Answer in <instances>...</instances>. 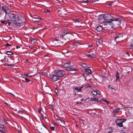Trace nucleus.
<instances>
[{
    "label": "nucleus",
    "instance_id": "nucleus-1",
    "mask_svg": "<svg viewBox=\"0 0 133 133\" xmlns=\"http://www.w3.org/2000/svg\"><path fill=\"white\" fill-rule=\"evenodd\" d=\"M9 18L7 21L14 23L16 26H20L25 24L26 22L25 17H9Z\"/></svg>",
    "mask_w": 133,
    "mask_h": 133
},
{
    "label": "nucleus",
    "instance_id": "nucleus-2",
    "mask_svg": "<svg viewBox=\"0 0 133 133\" xmlns=\"http://www.w3.org/2000/svg\"><path fill=\"white\" fill-rule=\"evenodd\" d=\"M111 19H108V17H99L98 18V21L100 23H105V24L111 23L112 22L116 21L120 22L121 21V20L119 18H114L112 17Z\"/></svg>",
    "mask_w": 133,
    "mask_h": 133
},
{
    "label": "nucleus",
    "instance_id": "nucleus-3",
    "mask_svg": "<svg viewBox=\"0 0 133 133\" xmlns=\"http://www.w3.org/2000/svg\"><path fill=\"white\" fill-rule=\"evenodd\" d=\"M1 10L4 11L5 14V17H15L16 15L11 12H7L9 10L8 7L5 5H4L1 7ZM16 16H17L16 15Z\"/></svg>",
    "mask_w": 133,
    "mask_h": 133
},
{
    "label": "nucleus",
    "instance_id": "nucleus-4",
    "mask_svg": "<svg viewBox=\"0 0 133 133\" xmlns=\"http://www.w3.org/2000/svg\"><path fill=\"white\" fill-rule=\"evenodd\" d=\"M61 62L59 63V65H61L67 68V69L68 70L70 71H76L77 70V69L73 67V65L71 64V63H66L64 64H62Z\"/></svg>",
    "mask_w": 133,
    "mask_h": 133
},
{
    "label": "nucleus",
    "instance_id": "nucleus-5",
    "mask_svg": "<svg viewBox=\"0 0 133 133\" xmlns=\"http://www.w3.org/2000/svg\"><path fill=\"white\" fill-rule=\"evenodd\" d=\"M57 75L59 78L63 76L65 74V72L63 70L58 69V70H56L54 71Z\"/></svg>",
    "mask_w": 133,
    "mask_h": 133
},
{
    "label": "nucleus",
    "instance_id": "nucleus-6",
    "mask_svg": "<svg viewBox=\"0 0 133 133\" xmlns=\"http://www.w3.org/2000/svg\"><path fill=\"white\" fill-rule=\"evenodd\" d=\"M50 78L54 82L56 81L59 79V78L54 72V73L50 76Z\"/></svg>",
    "mask_w": 133,
    "mask_h": 133
},
{
    "label": "nucleus",
    "instance_id": "nucleus-7",
    "mask_svg": "<svg viewBox=\"0 0 133 133\" xmlns=\"http://www.w3.org/2000/svg\"><path fill=\"white\" fill-rule=\"evenodd\" d=\"M115 123L117 125H118L120 127H123V123L121 121V120L117 119L115 121Z\"/></svg>",
    "mask_w": 133,
    "mask_h": 133
},
{
    "label": "nucleus",
    "instance_id": "nucleus-8",
    "mask_svg": "<svg viewBox=\"0 0 133 133\" xmlns=\"http://www.w3.org/2000/svg\"><path fill=\"white\" fill-rule=\"evenodd\" d=\"M31 19L34 22H39L41 20V18L40 17H31Z\"/></svg>",
    "mask_w": 133,
    "mask_h": 133
},
{
    "label": "nucleus",
    "instance_id": "nucleus-9",
    "mask_svg": "<svg viewBox=\"0 0 133 133\" xmlns=\"http://www.w3.org/2000/svg\"><path fill=\"white\" fill-rule=\"evenodd\" d=\"M102 40L101 38H99L96 40V44L97 45L99 46L102 43Z\"/></svg>",
    "mask_w": 133,
    "mask_h": 133
},
{
    "label": "nucleus",
    "instance_id": "nucleus-10",
    "mask_svg": "<svg viewBox=\"0 0 133 133\" xmlns=\"http://www.w3.org/2000/svg\"><path fill=\"white\" fill-rule=\"evenodd\" d=\"M5 128L3 125L0 124V131L2 133L5 132Z\"/></svg>",
    "mask_w": 133,
    "mask_h": 133
},
{
    "label": "nucleus",
    "instance_id": "nucleus-11",
    "mask_svg": "<svg viewBox=\"0 0 133 133\" xmlns=\"http://www.w3.org/2000/svg\"><path fill=\"white\" fill-rule=\"evenodd\" d=\"M81 76L82 77H84V79L85 80H87V78H88V80L89 79V78H88V77H89V75L86 73H85L82 74L81 75Z\"/></svg>",
    "mask_w": 133,
    "mask_h": 133
},
{
    "label": "nucleus",
    "instance_id": "nucleus-12",
    "mask_svg": "<svg viewBox=\"0 0 133 133\" xmlns=\"http://www.w3.org/2000/svg\"><path fill=\"white\" fill-rule=\"evenodd\" d=\"M96 29L98 32H100L102 31L103 28L101 26H98L96 27Z\"/></svg>",
    "mask_w": 133,
    "mask_h": 133
},
{
    "label": "nucleus",
    "instance_id": "nucleus-13",
    "mask_svg": "<svg viewBox=\"0 0 133 133\" xmlns=\"http://www.w3.org/2000/svg\"><path fill=\"white\" fill-rule=\"evenodd\" d=\"M108 88L110 89V90L113 92V93H115L116 91V90L115 88H112L111 87L110 85H108Z\"/></svg>",
    "mask_w": 133,
    "mask_h": 133
},
{
    "label": "nucleus",
    "instance_id": "nucleus-14",
    "mask_svg": "<svg viewBox=\"0 0 133 133\" xmlns=\"http://www.w3.org/2000/svg\"><path fill=\"white\" fill-rule=\"evenodd\" d=\"M87 56L88 57L90 58H95V55L94 53H92L90 54H87Z\"/></svg>",
    "mask_w": 133,
    "mask_h": 133
},
{
    "label": "nucleus",
    "instance_id": "nucleus-15",
    "mask_svg": "<svg viewBox=\"0 0 133 133\" xmlns=\"http://www.w3.org/2000/svg\"><path fill=\"white\" fill-rule=\"evenodd\" d=\"M84 70L89 75L91 74V71L90 69H89L85 68L84 69Z\"/></svg>",
    "mask_w": 133,
    "mask_h": 133
},
{
    "label": "nucleus",
    "instance_id": "nucleus-16",
    "mask_svg": "<svg viewBox=\"0 0 133 133\" xmlns=\"http://www.w3.org/2000/svg\"><path fill=\"white\" fill-rule=\"evenodd\" d=\"M111 16L109 14H101L100 15H99L98 17H111Z\"/></svg>",
    "mask_w": 133,
    "mask_h": 133
},
{
    "label": "nucleus",
    "instance_id": "nucleus-17",
    "mask_svg": "<svg viewBox=\"0 0 133 133\" xmlns=\"http://www.w3.org/2000/svg\"><path fill=\"white\" fill-rule=\"evenodd\" d=\"M116 81H119V74L118 72H117L116 75Z\"/></svg>",
    "mask_w": 133,
    "mask_h": 133
},
{
    "label": "nucleus",
    "instance_id": "nucleus-18",
    "mask_svg": "<svg viewBox=\"0 0 133 133\" xmlns=\"http://www.w3.org/2000/svg\"><path fill=\"white\" fill-rule=\"evenodd\" d=\"M90 100L91 101H94L97 102L98 101V99L96 97L94 98H91Z\"/></svg>",
    "mask_w": 133,
    "mask_h": 133
},
{
    "label": "nucleus",
    "instance_id": "nucleus-19",
    "mask_svg": "<svg viewBox=\"0 0 133 133\" xmlns=\"http://www.w3.org/2000/svg\"><path fill=\"white\" fill-rule=\"evenodd\" d=\"M82 87H77L75 88V90H77L78 92H81V89Z\"/></svg>",
    "mask_w": 133,
    "mask_h": 133
},
{
    "label": "nucleus",
    "instance_id": "nucleus-20",
    "mask_svg": "<svg viewBox=\"0 0 133 133\" xmlns=\"http://www.w3.org/2000/svg\"><path fill=\"white\" fill-rule=\"evenodd\" d=\"M115 41L117 42H118L119 41H121V40L119 39V36H117L116 37H115Z\"/></svg>",
    "mask_w": 133,
    "mask_h": 133
},
{
    "label": "nucleus",
    "instance_id": "nucleus-21",
    "mask_svg": "<svg viewBox=\"0 0 133 133\" xmlns=\"http://www.w3.org/2000/svg\"><path fill=\"white\" fill-rule=\"evenodd\" d=\"M81 65V66H82V67L85 68H87L89 67H88L87 66V65L85 63H82Z\"/></svg>",
    "mask_w": 133,
    "mask_h": 133
},
{
    "label": "nucleus",
    "instance_id": "nucleus-22",
    "mask_svg": "<svg viewBox=\"0 0 133 133\" xmlns=\"http://www.w3.org/2000/svg\"><path fill=\"white\" fill-rule=\"evenodd\" d=\"M91 92L92 94L94 95H96L97 94V90H96V91L93 90Z\"/></svg>",
    "mask_w": 133,
    "mask_h": 133
},
{
    "label": "nucleus",
    "instance_id": "nucleus-23",
    "mask_svg": "<svg viewBox=\"0 0 133 133\" xmlns=\"http://www.w3.org/2000/svg\"><path fill=\"white\" fill-rule=\"evenodd\" d=\"M5 53L8 55H10L12 54V52L10 51H6L5 52Z\"/></svg>",
    "mask_w": 133,
    "mask_h": 133
},
{
    "label": "nucleus",
    "instance_id": "nucleus-24",
    "mask_svg": "<svg viewBox=\"0 0 133 133\" xmlns=\"http://www.w3.org/2000/svg\"><path fill=\"white\" fill-rule=\"evenodd\" d=\"M24 75L26 77H31L32 76V75H29L28 74H27L26 73H24Z\"/></svg>",
    "mask_w": 133,
    "mask_h": 133
},
{
    "label": "nucleus",
    "instance_id": "nucleus-25",
    "mask_svg": "<svg viewBox=\"0 0 133 133\" xmlns=\"http://www.w3.org/2000/svg\"><path fill=\"white\" fill-rule=\"evenodd\" d=\"M119 111L118 109H116L115 110L112 111V112L114 113V115H115Z\"/></svg>",
    "mask_w": 133,
    "mask_h": 133
},
{
    "label": "nucleus",
    "instance_id": "nucleus-26",
    "mask_svg": "<svg viewBox=\"0 0 133 133\" xmlns=\"http://www.w3.org/2000/svg\"><path fill=\"white\" fill-rule=\"evenodd\" d=\"M25 82L26 83H28L30 81V79L27 78H25Z\"/></svg>",
    "mask_w": 133,
    "mask_h": 133
},
{
    "label": "nucleus",
    "instance_id": "nucleus-27",
    "mask_svg": "<svg viewBox=\"0 0 133 133\" xmlns=\"http://www.w3.org/2000/svg\"><path fill=\"white\" fill-rule=\"evenodd\" d=\"M103 102H105L107 104H109L110 103L106 99H103Z\"/></svg>",
    "mask_w": 133,
    "mask_h": 133
},
{
    "label": "nucleus",
    "instance_id": "nucleus-28",
    "mask_svg": "<svg viewBox=\"0 0 133 133\" xmlns=\"http://www.w3.org/2000/svg\"><path fill=\"white\" fill-rule=\"evenodd\" d=\"M61 122V123L63 124V125H64L65 124V123L64 121L63 120H62L61 119H59Z\"/></svg>",
    "mask_w": 133,
    "mask_h": 133
},
{
    "label": "nucleus",
    "instance_id": "nucleus-29",
    "mask_svg": "<svg viewBox=\"0 0 133 133\" xmlns=\"http://www.w3.org/2000/svg\"><path fill=\"white\" fill-rule=\"evenodd\" d=\"M68 34V33H66V34L65 35L63 33V34H61V35H60L61 36H60V37L62 38V37H63L64 36H68L67 35Z\"/></svg>",
    "mask_w": 133,
    "mask_h": 133
},
{
    "label": "nucleus",
    "instance_id": "nucleus-30",
    "mask_svg": "<svg viewBox=\"0 0 133 133\" xmlns=\"http://www.w3.org/2000/svg\"><path fill=\"white\" fill-rule=\"evenodd\" d=\"M45 12L47 14L48 13H49V14H50V11L49 10H48V9H46L45 10Z\"/></svg>",
    "mask_w": 133,
    "mask_h": 133
},
{
    "label": "nucleus",
    "instance_id": "nucleus-31",
    "mask_svg": "<svg viewBox=\"0 0 133 133\" xmlns=\"http://www.w3.org/2000/svg\"><path fill=\"white\" fill-rule=\"evenodd\" d=\"M79 42H75L74 43V45H78L79 44H80Z\"/></svg>",
    "mask_w": 133,
    "mask_h": 133
},
{
    "label": "nucleus",
    "instance_id": "nucleus-32",
    "mask_svg": "<svg viewBox=\"0 0 133 133\" xmlns=\"http://www.w3.org/2000/svg\"><path fill=\"white\" fill-rule=\"evenodd\" d=\"M120 120H121V121L122 122V123L124 122L126 120V119L125 118H123L122 119H120Z\"/></svg>",
    "mask_w": 133,
    "mask_h": 133
},
{
    "label": "nucleus",
    "instance_id": "nucleus-33",
    "mask_svg": "<svg viewBox=\"0 0 133 133\" xmlns=\"http://www.w3.org/2000/svg\"><path fill=\"white\" fill-rule=\"evenodd\" d=\"M41 118L42 119L44 120V116L43 115V114L41 115Z\"/></svg>",
    "mask_w": 133,
    "mask_h": 133
},
{
    "label": "nucleus",
    "instance_id": "nucleus-34",
    "mask_svg": "<svg viewBox=\"0 0 133 133\" xmlns=\"http://www.w3.org/2000/svg\"><path fill=\"white\" fill-rule=\"evenodd\" d=\"M76 104H79V105H81L82 104V102H77L76 103Z\"/></svg>",
    "mask_w": 133,
    "mask_h": 133
},
{
    "label": "nucleus",
    "instance_id": "nucleus-35",
    "mask_svg": "<svg viewBox=\"0 0 133 133\" xmlns=\"http://www.w3.org/2000/svg\"><path fill=\"white\" fill-rule=\"evenodd\" d=\"M97 94H98L99 95H100L101 94V92L98 90H97Z\"/></svg>",
    "mask_w": 133,
    "mask_h": 133
},
{
    "label": "nucleus",
    "instance_id": "nucleus-36",
    "mask_svg": "<svg viewBox=\"0 0 133 133\" xmlns=\"http://www.w3.org/2000/svg\"><path fill=\"white\" fill-rule=\"evenodd\" d=\"M50 129H51V130L54 131V130L55 127H51Z\"/></svg>",
    "mask_w": 133,
    "mask_h": 133
},
{
    "label": "nucleus",
    "instance_id": "nucleus-37",
    "mask_svg": "<svg viewBox=\"0 0 133 133\" xmlns=\"http://www.w3.org/2000/svg\"><path fill=\"white\" fill-rule=\"evenodd\" d=\"M0 22L2 24H4L5 22V21L4 20H1L0 21Z\"/></svg>",
    "mask_w": 133,
    "mask_h": 133
},
{
    "label": "nucleus",
    "instance_id": "nucleus-38",
    "mask_svg": "<svg viewBox=\"0 0 133 133\" xmlns=\"http://www.w3.org/2000/svg\"><path fill=\"white\" fill-rule=\"evenodd\" d=\"M56 2L58 3V2H61L62 1V0H56Z\"/></svg>",
    "mask_w": 133,
    "mask_h": 133
},
{
    "label": "nucleus",
    "instance_id": "nucleus-39",
    "mask_svg": "<svg viewBox=\"0 0 133 133\" xmlns=\"http://www.w3.org/2000/svg\"><path fill=\"white\" fill-rule=\"evenodd\" d=\"M88 99V98L86 100H84V99L83 98L81 100V101H87V99Z\"/></svg>",
    "mask_w": 133,
    "mask_h": 133
},
{
    "label": "nucleus",
    "instance_id": "nucleus-40",
    "mask_svg": "<svg viewBox=\"0 0 133 133\" xmlns=\"http://www.w3.org/2000/svg\"><path fill=\"white\" fill-rule=\"evenodd\" d=\"M86 87L87 88L89 87H90V85L89 84H86L85 85Z\"/></svg>",
    "mask_w": 133,
    "mask_h": 133
},
{
    "label": "nucleus",
    "instance_id": "nucleus-41",
    "mask_svg": "<svg viewBox=\"0 0 133 133\" xmlns=\"http://www.w3.org/2000/svg\"><path fill=\"white\" fill-rule=\"evenodd\" d=\"M130 47L132 49H133V44H131L130 45Z\"/></svg>",
    "mask_w": 133,
    "mask_h": 133
},
{
    "label": "nucleus",
    "instance_id": "nucleus-42",
    "mask_svg": "<svg viewBox=\"0 0 133 133\" xmlns=\"http://www.w3.org/2000/svg\"><path fill=\"white\" fill-rule=\"evenodd\" d=\"M58 41V40H57V39H54V41H53V42H57Z\"/></svg>",
    "mask_w": 133,
    "mask_h": 133
},
{
    "label": "nucleus",
    "instance_id": "nucleus-43",
    "mask_svg": "<svg viewBox=\"0 0 133 133\" xmlns=\"http://www.w3.org/2000/svg\"><path fill=\"white\" fill-rule=\"evenodd\" d=\"M82 2H84V3H88L89 2L87 0L86 1H83Z\"/></svg>",
    "mask_w": 133,
    "mask_h": 133
},
{
    "label": "nucleus",
    "instance_id": "nucleus-44",
    "mask_svg": "<svg viewBox=\"0 0 133 133\" xmlns=\"http://www.w3.org/2000/svg\"><path fill=\"white\" fill-rule=\"evenodd\" d=\"M6 46H11V45L10 44L8 43H6Z\"/></svg>",
    "mask_w": 133,
    "mask_h": 133
},
{
    "label": "nucleus",
    "instance_id": "nucleus-45",
    "mask_svg": "<svg viewBox=\"0 0 133 133\" xmlns=\"http://www.w3.org/2000/svg\"><path fill=\"white\" fill-rule=\"evenodd\" d=\"M126 54L128 56H130V54L128 52H126Z\"/></svg>",
    "mask_w": 133,
    "mask_h": 133
},
{
    "label": "nucleus",
    "instance_id": "nucleus-46",
    "mask_svg": "<svg viewBox=\"0 0 133 133\" xmlns=\"http://www.w3.org/2000/svg\"><path fill=\"white\" fill-rule=\"evenodd\" d=\"M47 89L49 90H51L50 88L49 87L47 88Z\"/></svg>",
    "mask_w": 133,
    "mask_h": 133
},
{
    "label": "nucleus",
    "instance_id": "nucleus-47",
    "mask_svg": "<svg viewBox=\"0 0 133 133\" xmlns=\"http://www.w3.org/2000/svg\"><path fill=\"white\" fill-rule=\"evenodd\" d=\"M29 48L31 49H33L34 48L32 46H29Z\"/></svg>",
    "mask_w": 133,
    "mask_h": 133
},
{
    "label": "nucleus",
    "instance_id": "nucleus-48",
    "mask_svg": "<svg viewBox=\"0 0 133 133\" xmlns=\"http://www.w3.org/2000/svg\"><path fill=\"white\" fill-rule=\"evenodd\" d=\"M10 22L9 21H8V24L9 25H10L11 24Z\"/></svg>",
    "mask_w": 133,
    "mask_h": 133
},
{
    "label": "nucleus",
    "instance_id": "nucleus-49",
    "mask_svg": "<svg viewBox=\"0 0 133 133\" xmlns=\"http://www.w3.org/2000/svg\"><path fill=\"white\" fill-rule=\"evenodd\" d=\"M42 125L45 128H46V127L45 125L43 123H42Z\"/></svg>",
    "mask_w": 133,
    "mask_h": 133
},
{
    "label": "nucleus",
    "instance_id": "nucleus-50",
    "mask_svg": "<svg viewBox=\"0 0 133 133\" xmlns=\"http://www.w3.org/2000/svg\"><path fill=\"white\" fill-rule=\"evenodd\" d=\"M31 41L32 42V41H33L34 40V39L33 38H31Z\"/></svg>",
    "mask_w": 133,
    "mask_h": 133
},
{
    "label": "nucleus",
    "instance_id": "nucleus-51",
    "mask_svg": "<svg viewBox=\"0 0 133 133\" xmlns=\"http://www.w3.org/2000/svg\"><path fill=\"white\" fill-rule=\"evenodd\" d=\"M113 2H111V3L110 4H109V5H110V6H111L112 5V4H113Z\"/></svg>",
    "mask_w": 133,
    "mask_h": 133
},
{
    "label": "nucleus",
    "instance_id": "nucleus-52",
    "mask_svg": "<svg viewBox=\"0 0 133 133\" xmlns=\"http://www.w3.org/2000/svg\"><path fill=\"white\" fill-rule=\"evenodd\" d=\"M89 46L90 47H91L92 46V44H90L89 45Z\"/></svg>",
    "mask_w": 133,
    "mask_h": 133
},
{
    "label": "nucleus",
    "instance_id": "nucleus-53",
    "mask_svg": "<svg viewBox=\"0 0 133 133\" xmlns=\"http://www.w3.org/2000/svg\"><path fill=\"white\" fill-rule=\"evenodd\" d=\"M20 48V47H19V46H16V48H17H17Z\"/></svg>",
    "mask_w": 133,
    "mask_h": 133
},
{
    "label": "nucleus",
    "instance_id": "nucleus-54",
    "mask_svg": "<svg viewBox=\"0 0 133 133\" xmlns=\"http://www.w3.org/2000/svg\"><path fill=\"white\" fill-rule=\"evenodd\" d=\"M76 22H79V21L78 20H77L76 21H75Z\"/></svg>",
    "mask_w": 133,
    "mask_h": 133
},
{
    "label": "nucleus",
    "instance_id": "nucleus-55",
    "mask_svg": "<svg viewBox=\"0 0 133 133\" xmlns=\"http://www.w3.org/2000/svg\"><path fill=\"white\" fill-rule=\"evenodd\" d=\"M111 132V131H108V133H109L110 132Z\"/></svg>",
    "mask_w": 133,
    "mask_h": 133
},
{
    "label": "nucleus",
    "instance_id": "nucleus-56",
    "mask_svg": "<svg viewBox=\"0 0 133 133\" xmlns=\"http://www.w3.org/2000/svg\"><path fill=\"white\" fill-rule=\"evenodd\" d=\"M22 81L23 82H24V80H22Z\"/></svg>",
    "mask_w": 133,
    "mask_h": 133
},
{
    "label": "nucleus",
    "instance_id": "nucleus-57",
    "mask_svg": "<svg viewBox=\"0 0 133 133\" xmlns=\"http://www.w3.org/2000/svg\"><path fill=\"white\" fill-rule=\"evenodd\" d=\"M46 119V117H44V119Z\"/></svg>",
    "mask_w": 133,
    "mask_h": 133
},
{
    "label": "nucleus",
    "instance_id": "nucleus-58",
    "mask_svg": "<svg viewBox=\"0 0 133 133\" xmlns=\"http://www.w3.org/2000/svg\"><path fill=\"white\" fill-rule=\"evenodd\" d=\"M40 111H39H39H38V112H40Z\"/></svg>",
    "mask_w": 133,
    "mask_h": 133
},
{
    "label": "nucleus",
    "instance_id": "nucleus-59",
    "mask_svg": "<svg viewBox=\"0 0 133 133\" xmlns=\"http://www.w3.org/2000/svg\"><path fill=\"white\" fill-rule=\"evenodd\" d=\"M2 59H1V61L2 62Z\"/></svg>",
    "mask_w": 133,
    "mask_h": 133
},
{
    "label": "nucleus",
    "instance_id": "nucleus-60",
    "mask_svg": "<svg viewBox=\"0 0 133 133\" xmlns=\"http://www.w3.org/2000/svg\"><path fill=\"white\" fill-rule=\"evenodd\" d=\"M28 61V60H26V61L27 62V61Z\"/></svg>",
    "mask_w": 133,
    "mask_h": 133
},
{
    "label": "nucleus",
    "instance_id": "nucleus-61",
    "mask_svg": "<svg viewBox=\"0 0 133 133\" xmlns=\"http://www.w3.org/2000/svg\"><path fill=\"white\" fill-rule=\"evenodd\" d=\"M47 14H48V15H49L50 14H49V13H48Z\"/></svg>",
    "mask_w": 133,
    "mask_h": 133
},
{
    "label": "nucleus",
    "instance_id": "nucleus-62",
    "mask_svg": "<svg viewBox=\"0 0 133 133\" xmlns=\"http://www.w3.org/2000/svg\"><path fill=\"white\" fill-rule=\"evenodd\" d=\"M69 37H69V38H68L69 39H70Z\"/></svg>",
    "mask_w": 133,
    "mask_h": 133
},
{
    "label": "nucleus",
    "instance_id": "nucleus-63",
    "mask_svg": "<svg viewBox=\"0 0 133 133\" xmlns=\"http://www.w3.org/2000/svg\"><path fill=\"white\" fill-rule=\"evenodd\" d=\"M19 16H18L17 17H19Z\"/></svg>",
    "mask_w": 133,
    "mask_h": 133
},
{
    "label": "nucleus",
    "instance_id": "nucleus-64",
    "mask_svg": "<svg viewBox=\"0 0 133 133\" xmlns=\"http://www.w3.org/2000/svg\"><path fill=\"white\" fill-rule=\"evenodd\" d=\"M5 104H7V103H5Z\"/></svg>",
    "mask_w": 133,
    "mask_h": 133
}]
</instances>
